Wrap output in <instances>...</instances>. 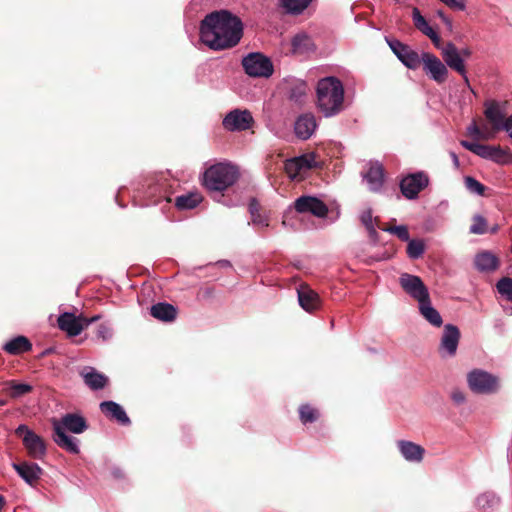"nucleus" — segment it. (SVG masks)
Listing matches in <instances>:
<instances>
[{"label":"nucleus","mask_w":512,"mask_h":512,"mask_svg":"<svg viewBox=\"0 0 512 512\" xmlns=\"http://www.w3.org/2000/svg\"><path fill=\"white\" fill-rule=\"evenodd\" d=\"M243 36L241 19L228 10L213 11L200 24V39L213 50L235 47Z\"/></svg>","instance_id":"1"},{"label":"nucleus","mask_w":512,"mask_h":512,"mask_svg":"<svg viewBox=\"0 0 512 512\" xmlns=\"http://www.w3.org/2000/svg\"><path fill=\"white\" fill-rule=\"evenodd\" d=\"M53 440L63 450L71 454H79L80 449L75 437L67 435L66 431L81 434L88 429L86 419L76 413H67L60 420H52Z\"/></svg>","instance_id":"2"},{"label":"nucleus","mask_w":512,"mask_h":512,"mask_svg":"<svg viewBox=\"0 0 512 512\" xmlns=\"http://www.w3.org/2000/svg\"><path fill=\"white\" fill-rule=\"evenodd\" d=\"M316 95L318 108L326 117L336 115L343 109L344 87L338 78L330 76L320 79Z\"/></svg>","instance_id":"3"},{"label":"nucleus","mask_w":512,"mask_h":512,"mask_svg":"<svg viewBox=\"0 0 512 512\" xmlns=\"http://www.w3.org/2000/svg\"><path fill=\"white\" fill-rule=\"evenodd\" d=\"M238 170L228 163H217L207 168L203 175V185L210 192H223L238 179Z\"/></svg>","instance_id":"4"},{"label":"nucleus","mask_w":512,"mask_h":512,"mask_svg":"<svg viewBox=\"0 0 512 512\" xmlns=\"http://www.w3.org/2000/svg\"><path fill=\"white\" fill-rule=\"evenodd\" d=\"M467 384L473 393L490 395L500 390L501 380L485 370L473 369L467 374Z\"/></svg>","instance_id":"5"},{"label":"nucleus","mask_w":512,"mask_h":512,"mask_svg":"<svg viewBox=\"0 0 512 512\" xmlns=\"http://www.w3.org/2000/svg\"><path fill=\"white\" fill-rule=\"evenodd\" d=\"M15 434L22 438L27 454L32 459L42 460L46 455V444L44 439L22 424L17 427Z\"/></svg>","instance_id":"6"},{"label":"nucleus","mask_w":512,"mask_h":512,"mask_svg":"<svg viewBox=\"0 0 512 512\" xmlns=\"http://www.w3.org/2000/svg\"><path fill=\"white\" fill-rule=\"evenodd\" d=\"M242 66L251 77H269L273 73L272 62L261 53L248 54L243 58Z\"/></svg>","instance_id":"7"},{"label":"nucleus","mask_w":512,"mask_h":512,"mask_svg":"<svg viewBox=\"0 0 512 512\" xmlns=\"http://www.w3.org/2000/svg\"><path fill=\"white\" fill-rule=\"evenodd\" d=\"M484 116L490 123L491 128L488 130L492 138L503 129V123L506 111V102H498L496 100H487L484 103Z\"/></svg>","instance_id":"8"},{"label":"nucleus","mask_w":512,"mask_h":512,"mask_svg":"<svg viewBox=\"0 0 512 512\" xmlns=\"http://www.w3.org/2000/svg\"><path fill=\"white\" fill-rule=\"evenodd\" d=\"M386 42L396 57L407 68L415 70L421 65V56L409 45L394 38H386Z\"/></svg>","instance_id":"9"},{"label":"nucleus","mask_w":512,"mask_h":512,"mask_svg":"<svg viewBox=\"0 0 512 512\" xmlns=\"http://www.w3.org/2000/svg\"><path fill=\"white\" fill-rule=\"evenodd\" d=\"M429 185V177L423 172H416L404 177L400 182L403 196L409 200L416 199L419 193Z\"/></svg>","instance_id":"10"},{"label":"nucleus","mask_w":512,"mask_h":512,"mask_svg":"<svg viewBox=\"0 0 512 512\" xmlns=\"http://www.w3.org/2000/svg\"><path fill=\"white\" fill-rule=\"evenodd\" d=\"M99 316L88 319L84 316H75L73 313L65 312L58 317V327L66 332L70 337L78 336L91 322L97 320Z\"/></svg>","instance_id":"11"},{"label":"nucleus","mask_w":512,"mask_h":512,"mask_svg":"<svg viewBox=\"0 0 512 512\" xmlns=\"http://www.w3.org/2000/svg\"><path fill=\"white\" fill-rule=\"evenodd\" d=\"M401 288L418 303L430 297L428 288L419 276L404 273L399 278Z\"/></svg>","instance_id":"12"},{"label":"nucleus","mask_w":512,"mask_h":512,"mask_svg":"<svg viewBox=\"0 0 512 512\" xmlns=\"http://www.w3.org/2000/svg\"><path fill=\"white\" fill-rule=\"evenodd\" d=\"M421 63L423 70L430 75L438 84H442L448 77V69L446 65L434 54L425 52L421 55Z\"/></svg>","instance_id":"13"},{"label":"nucleus","mask_w":512,"mask_h":512,"mask_svg":"<svg viewBox=\"0 0 512 512\" xmlns=\"http://www.w3.org/2000/svg\"><path fill=\"white\" fill-rule=\"evenodd\" d=\"M253 117L247 110H233L223 119V127L228 131H243L251 127Z\"/></svg>","instance_id":"14"},{"label":"nucleus","mask_w":512,"mask_h":512,"mask_svg":"<svg viewBox=\"0 0 512 512\" xmlns=\"http://www.w3.org/2000/svg\"><path fill=\"white\" fill-rule=\"evenodd\" d=\"M294 208L299 213H311L317 217H325L328 214L326 204L312 196H301L294 202Z\"/></svg>","instance_id":"15"},{"label":"nucleus","mask_w":512,"mask_h":512,"mask_svg":"<svg viewBox=\"0 0 512 512\" xmlns=\"http://www.w3.org/2000/svg\"><path fill=\"white\" fill-rule=\"evenodd\" d=\"M441 55L446 65L452 70L463 76L466 83H468V77L466 76V68L464 65L463 58L459 53V50L454 43L448 42L443 48Z\"/></svg>","instance_id":"16"},{"label":"nucleus","mask_w":512,"mask_h":512,"mask_svg":"<svg viewBox=\"0 0 512 512\" xmlns=\"http://www.w3.org/2000/svg\"><path fill=\"white\" fill-rule=\"evenodd\" d=\"M460 336V330L457 326L446 324L443 329L439 352L441 354L446 353L449 356H454L458 348Z\"/></svg>","instance_id":"17"},{"label":"nucleus","mask_w":512,"mask_h":512,"mask_svg":"<svg viewBox=\"0 0 512 512\" xmlns=\"http://www.w3.org/2000/svg\"><path fill=\"white\" fill-rule=\"evenodd\" d=\"M12 467L30 486H35L43 474V469L38 464L28 461L14 462Z\"/></svg>","instance_id":"18"},{"label":"nucleus","mask_w":512,"mask_h":512,"mask_svg":"<svg viewBox=\"0 0 512 512\" xmlns=\"http://www.w3.org/2000/svg\"><path fill=\"white\" fill-rule=\"evenodd\" d=\"M397 448L406 461L413 463L422 462L426 452L424 447L408 440L397 441Z\"/></svg>","instance_id":"19"},{"label":"nucleus","mask_w":512,"mask_h":512,"mask_svg":"<svg viewBox=\"0 0 512 512\" xmlns=\"http://www.w3.org/2000/svg\"><path fill=\"white\" fill-rule=\"evenodd\" d=\"M316 127L315 116L312 113H304L296 119L294 131L298 138L307 140L312 136Z\"/></svg>","instance_id":"20"},{"label":"nucleus","mask_w":512,"mask_h":512,"mask_svg":"<svg viewBox=\"0 0 512 512\" xmlns=\"http://www.w3.org/2000/svg\"><path fill=\"white\" fill-rule=\"evenodd\" d=\"M316 45L306 32H300L291 39V53L293 55H308L315 52Z\"/></svg>","instance_id":"21"},{"label":"nucleus","mask_w":512,"mask_h":512,"mask_svg":"<svg viewBox=\"0 0 512 512\" xmlns=\"http://www.w3.org/2000/svg\"><path fill=\"white\" fill-rule=\"evenodd\" d=\"M100 411L104 416L110 420L119 424L125 425L128 423V416L122 406L114 401H103L99 405Z\"/></svg>","instance_id":"22"},{"label":"nucleus","mask_w":512,"mask_h":512,"mask_svg":"<svg viewBox=\"0 0 512 512\" xmlns=\"http://www.w3.org/2000/svg\"><path fill=\"white\" fill-rule=\"evenodd\" d=\"M298 300L300 306L307 312L312 313L320 307L319 295L308 285H301L298 289Z\"/></svg>","instance_id":"23"},{"label":"nucleus","mask_w":512,"mask_h":512,"mask_svg":"<svg viewBox=\"0 0 512 512\" xmlns=\"http://www.w3.org/2000/svg\"><path fill=\"white\" fill-rule=\"evenodd\" d=\"M80 375L82 376L85 385L93 391L104 389L109 382L106 375L90 367L85 368Z\"/></svg>","instance_id":"24"},{"label":"nucleus","mask_w":512,"mask_h":512,"mask_svg":"<svg viewBox=\"0 0 512 512\" xmlns=\"http://www.w3.org/2000/svg\"><path fill=\"white\" fill-rule=\"evenodd\" d=\"M2 349L10 355H20L32 349L30 340L22 335H19L8 342H6Z\"/></svg>","instance_id":"25"},{"label":"nucleus","mask_w":512,"mask_h":512,"mask_svg":"<svg viewBox=\"0 0 512 512\" xmlns=\"http://www.w3.org/2000/svg\"><path fill=\"white\" fill-rule=\"evenodd\" d=\"M151 315L163 322H172L177 317V308L172 304L160 302L151 307Z\"/></svg>","instance_id":"26"},{"label":"nucleus","mask_w":512,"mask_h":512,"mask_svg":"<svg viewBox=\"0 0 512 512\" xmlns=\"http://www.w3.org/2000/svg\"><path fill=\"white\" fill-rule=\"evenodd\" d=\"M474 264L481 272L494 271L499 266L498 258L488 251H483L475 256Z\"/></svg>","instance_id":"27"},{"label":"nucleus","mask_w":512,"mask_h":512,"mask_svg":"<svg viewBox=\"0 0 512 512\" xmlns=\"http://www.w3.org/2000/svg\"><path fill=\"white\" fill-rule=\"evenodd\" d=\"M384 177V169L382 165L375 163L371 164L367 173H365L364 178L367 180L370 190L373 192H377L383 184Z\"/></svg>","instance_id":"28"},{"label":"nucleus","mask_w":512,"mask_h":512,"mask_svg":"<svg viewBox=\"0 0 512 512\" xmlns=\"http://www.w3.org/2000/svg\"><path fill=\"white\" fill-rule=\"evenodd\" d=\"M419 311L425 320H427L431 325L440 327L443 324L442 317L440 313L432 306L430 297L428 300L419 303Z\"/></svg>","instance_id":"29"},{"label":"nucleus","mask_w":512,"mask_h":512,"mask_svg":"<svg viewBox=\"0 0 512 512\" xmlns=\"http://www.w3.org/2000/svg\"><path fill=\"white\" fill-rule=\"evenodd\" d=\"M279 6L286 14L292 16L301 15L312 3L313 0H278Z\"/></svg>","instance_id":"30"},{"label":"nucleus","mask_w":512,"mask_h":512,"mask_svg":"<svg viewBox=\"0 0 512 512\" xmlns=\"http://www.w3.org/2000/svg\"><path fill=\"white\" fill-rule=\"evenodd\" d=\"M460 144L467 150L471 151L472 153L476 154L477 156L492 160L493 157V147L490 145H484L480 143H474L469 142L466 140H462Z\"/></svg>","instance_id":"31"},{"label":"nucleus","mask_w":512,"mask_h":512,"mask_svg":"<svg viewBox=\"0 0 512 512\" xmlns=\"http://www.w3.org/2000/svg\"><path fill=\"white\" fill-rule=\"evenodd\" d=\"M460 144L467 150L471 151L472 153L476 154L477 156L492 160L493 157V147L490 145H484L480 143H474L469 142L466 140H462Z\"/></svg>","instance_id":"32"},{"label":"nucleus","mask_w":512,"mask_h":512,"mask_svg":"<svg viewBox=\"0 0 512 512\" xmlns=\"http://www.w3.org/2000/svg\"><path fill=\"white\" fill-rule=\"evenodd\" d=\"M4 390L10 397L18 398L30 393L33 390V387L29 384L18 383L14 380H11L5 383Z\"/></svg>","instance_id":"33"},{"label":"nucleus","mask_w":512,"mask_h":512,"mask_svg":"<svg viewBox=\"0 0 512 512\" xmlns=\"http://www.w3.org/2000/svg\"><path fill=\"white\" fill-rule=\"evenodd\" d=\"M249 212L251 214V218L254 224L262 225L264 227H267L269 225L267 217L256 198H252L250 200Z\"/></svg>","instance_id":"34"},{"label":"nucleus","mask_w":512,"mask_h":512,"mask_svg":"<svg viewBox=\"0 0 512 512\" xmlns=\"http://www.w3.org/2000/svg\"><path fill=\"white\" fill-rule=\"evenodd\" d=\"M202 201V197L198 193H189L176 198L175 205L181 210L193 209Z\"/></svg>","instance_id":"35"},{"label":"nucleus","mask_w":512,"mask_h":512,"mask_svg":"<svg viewBox=\"0 0 512 512\" xmlns=\"http://www.w3.org/2000/svg\"><path fill=\"white\" fill-rule=\"evenodd\" d=\"M298 412L300 421L304 425L314 423L320 418V411L309 404H302Z\"/></svg>","instance_id":"36"},{"label":"nucleus","mask_w":512,"mask_h":512,"mask_svg":"<svg viewBox=\"0 0 512 512\" xmlns=\"http://www.w3.org/2000/svg\"><path fill=\"white\" fill-rule=\"evenodd\" d=\"M376 226L383 231L389 232L393 235H396L401 241H409L410 235L407 226H386L380 223L378 219H376Z\"/></svg>","instance_id":"37"},{"label":"nucleus","mask_w":512,"mask_h":512,"mask_svg":"<svg viewBox=\"0 0 512 512\" xmlns=\"http://www.w3.org/2000/svg\"><path fill=\"white\" fill-rule=\"evenodd\" d=\"M307 91L308 86L306 82L298 81L291 86L289 92V99L296 103H301L306 97Z\"/></svg>","instance_id":"38"},{"label":"nucleus","mask_w":512,"mask_h":512,"mask_svg":"<svg viewBox=\"0 0 512 512\" xmlns=\"http://www.w3.org/2000/svg\"><path fill=\"white\" fill-rule=\"evenodd\" d=\"M412 18L415 27L427 37L434 32L433 28L428 24L426 19L421 15L418 8H413Z\"/></svg>","instance_id":"39"},{"label":"nucleus","mask_w":512,"mask_h":512,"mask_svg":"<svg viewBox=\"0 0 512 512\" xmlns=\"http://www.w3.org/2000/svg\"><path fill=\"white\" fill-rule=\"evenodd\" d=\"M408 242V245H407V255L409 256V258L411 259H418L420 258L423 253L425 252V244L422 240H419V239H412Z\"/></svg>","instance_id":"40"},{"label":"nucleus","mask_w":512,"mask_h":512,"mask_svg":"<svg viewBox=\"0 0 512 512\" xmlns=\"http://www.w3.org/2000/svg\"><path fill=\"white\" fill-rule=\"evenodd\" d=\"M492 161L498 164L512 163V153L508 147L502 148L501 146L493 147Z\"/></svg>","instance_id":"41"},{"label":"nucleus","mask_w":512,"mask_h":512,"mask_svg":"<svg viewBox=\"0 0 512 512\" xmlns=\"http://www.w3.org/2000/svg\"><path fill=\"white\" fill-rule=\"evenodd\" d=\"M498 502V498L489 493L481 494L476 499L477 507L482 511L493 509L496 505H498Z\"/></svg>","instance_id":"42"},{"label":"nucleus","mask_w":512,"mask_h":512,"mask_svg":"<svg viewBox=\"0 0 512 512\" xmlns=\"http://www.w3.org/2000/svg\"><path fill=\"white\" fill-rule=\"evenodd\" d=\"M290 163L294 165L297 170L312 169L316 167L315 156L313 154L294 158Z\"/></svg>","instance_id":"43"},{"label":"nucleus","mask_w":512,"mask_h":512,"mask_svg":"<svg viewBox=\"0 0 512 512\" xmlns=\"http://www.w3.org/2000/svg\"><path fill=\"white\" fill-rule=\"evenodd\" d=\"M467 135L473 137L474 139H492L489 131L487 129H481L478 126L476 120H473V122L467 127Z\"/></svg>","instance_id":"44"},{"label":"nucleus","mask_w":512,"mask_h":512,"mask_svg":"<svg viewBox=\"0 0 512 512\" xmlns=\"http://www.w3.org/2000/svg\"><path fill=\"white\" fill-rule=\"evenodd\" d=\"M497 291L512 302V278L503 277L497 282Z\"/></svg>","instance_id":"45"},{"label":"nucleus","mask_w":512,"mask_h":512,"mask_svg":"<svg viewBox=\"0 0 512 512\" xmlns=\"http://www.w3.org/2000/svg\"><path fill=\"white\" fill-rule=\"evenodd\" d=\"M466 188L471 192L480 196L485 195L486 186L476 180L474 177L466 176L464 178Z\"/></svg>","instance_id":"46"},{"label":"nucleus","mask_w":512,"mask_h":512,"mask_svg":"<svg viewBox=\"0 0 512 512\" xmlns=\"http://www.w3.org/2000/svg\"><path fill=\"white\" fill-rule=\"evenodd\" d=\"M487 232V221L481 215H475L473 217V223L470 226V233L472 234H484Z\"/></svg>","instance_id":"47"},{"label":"nucleus","mask_w":512,"mask_h":512,"mask_svg":"<svg viewBox=\"0 0 512 512\" xmlns=\"http://www.w3.org/2000/svg\"><path fill=\"white\" fill-rule=\"evenodd\" d=\"M107 470L109 476L115 480H120L125 477L124 470L111 462L107 463Z\"/></svg>","instance_id":"48"},{"label":"nucleus","mask_w":512,"mask_h":512,"mask_svg":"<svg viewBox=\"0 0 512 512\" xmlns=\"http://www.w3.org/2000/svg\"><path fill=\"white\" fill-rule=\"evenodd\" d=\"M449 8L454 10L463 11L466 8L465 0H440Z\"/></svg>","instance_id":"49"},{"label":"nucleus","mask_w":512,"mask_h":512,"mask_svg":"<svg viewBox=\"0 0 512 512\" xmlns=\"http://www.w3.org/2000/svg\"><path fill=\"white\" fill-rule=\"evenodd\" d=\"M376 219H374V221L376 222ZM360 220H361V223L365 226V228L367 229L368 227H371L374 225L373 223V216H372V211L371 209H368L366 211H364L361 216H360Z\"/></svg>","instance_id":"50"},{"label":"nucleus","mask_w":512,"mask_h":512,"mask_svg":"<svg viewBox=\"0 0 512 512\" xmlns=\"http://www.w3.org/2000/svg\"><path fill=\"white\" fill-rule=\"evenodd\" d=\"M451 399L453 400V402L455 404L461 405L465 402L466 397H465V394L461 390L454 389L451 393Z\"/></svg>","instance_id":"51"},{"label":"nucleus","mask_w":512,"mask_h":512,"mask_svg":"<svg viewBox=\"0 0 512 512\" xmlns=\"http://www.w3.org/2000/svg\"><path fill=\"white\" fill-rule=\"evenodd\" d=\"M432 43L434 44V46L437 48V49H441L442 50V40L441 38L439 37V35L434 31L432 34H430L428 36Z\"/></svg>","instance_id":"52"},{"label":"nucleus","mask_w":512,"mask_h":512,"mask_svg":"<svg viewBox=\"0 0 512 512\" xmlns=\"http://www.w3.org/2000/svg\"><path fill=\"white\" fill-rule=\"evenodd\" d=\"M502 130H505L509 133L511 132V130H512V114L509 117H507V115L505 116Z\"/></svg>","instance_id":"53"},{"label":"nucleus","mask_w":512,"mask_h":512,"mask_svg":"<svg viewBox=\"0 0 512 512\" xmlns=\"http://www.w3.org/2000/svg\"><path fill=\"white\" fill-rule=\"evenodd\" d=\"M367 231H368V234H369V237L371 238V240L373 242H376L378 240V232L376 231L375 229V226H371V227H368L367 228Z\"/></svg>","instance_id":"54"},{"label":"nucleus","mask_w":512,"mask_h":512,"mask_svg":"<svg viewBox=\"0 0 512 512\" xmlns=\"http://www.w3.org/2000/svg\"><path fill=\"white\" fill-rule=\"evenodd\" d=\"M438 16L442 19V21L446 24L449 29H452V21L442 12H438Z\"/></svg>","instance_id":"55"},{"label":"nucleus","mask_w":512,"mask_h":512,"mask_svg":"<svg viewBox=\"0 0 512 512\" xmlns=\"http://www.w3.org/2000/svg\"><path fill=\"white\" fill-rule=\"evenodd\" d=\"M459 53L461 54V57H465V58H469L472 54L471 50L469 48H465V49H462L461 51H459Z\"/></svg>","instance_id":"56"},{"label":"nucleus","mask_w":512,"mask_h":512,"mask_svg":"<svg viewBox=\"0 0 512 512\" xmlns=\"http://www.w3.org/2000/svg\"><path fill=\"white\" fill-rule=\"evenodd\" d=\"M450 156H451V158H452V160H453V163H454L455 167H456V168H458V167H459V159H458V156H457V155H456V153H454V152H450Z\"/></svg>","instance_id":"57"},{"label":"nucleus","mask_w":512,"mask_h":512,"mask_svg":"<svg viewBox=\"0 0 512 512\" xmlns=\"http://www.w3.org/2000/svg\"><path fill=\"white\" fill-rule=\"evenodd\" d=\"M121 193H122V191L120 190V191L118 192V194L116 195V201L118 202V204H119V206H120V207H123V208H124L126 205H125V203L123 202V200H122V198H121Z\"/></svg>","instance_id":"58"},{"label":"nucleus","mask_w":512,"mask_h":512,"mask_svg":"<svg viewBox=\"0 0 512 512\" xmlns=\"http://www.w3.org/2000/svg\"><path fill=\"white\" fill-rule=\"evenodd\" d=\"M5 504H6L5 497L0 494V510H2V508L4 507Z\"/></svg>","instance_id":"59"},{"label":"nucleus","mask_w":512,"mask_h":512,"mask_svg":"<svg viewBox=\"0 0 512 512\" xmlns=\"http://www.w3.org/2000/svg\"><path fill=\"white\" fill-rule=\"evenodd\" d=\"M6 404L5 400H0V406H4Z\"/></svg>","instance_id":"60"},{"label":"nucleus","mask_w":512,"mask_h":512,"mask_svg":"<svg viewBox=\"0 0 512 512\" xmlns=\"http://www.w3.org/2000/svg\"><path fill=\"white\" fill-rule=\"evenodd\" d=\"M509 136L512 138V130H511V132L509 133Z\"/></svg>","instance_id":"61"}]
</instances>
